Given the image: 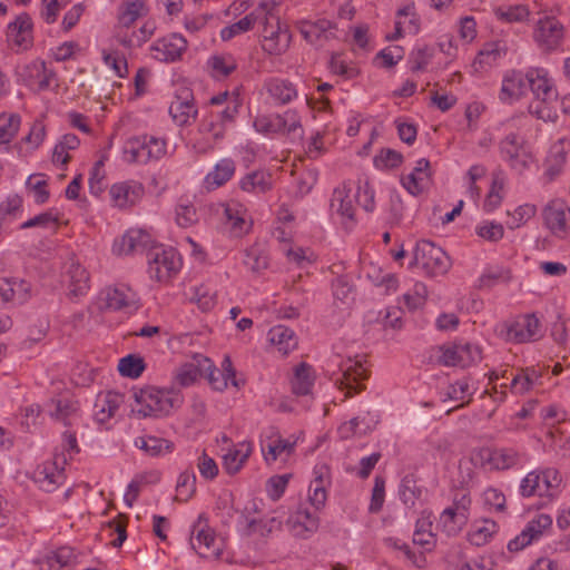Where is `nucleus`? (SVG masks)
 Returning a JSON list of instances; mask_svg holds the SVG:
<instances>
[{"mask_svg":"<svg viewBox=\"0 0 570 570\" xmlns=\"http://www.w3.org/2000/svg\"><path fill=\"white\" fill-rule=\"evenodd\" d=\"M282 0H259V7L265 10L261 21L262 48L268 55H283L291 45L292 35L286 23L278 16Z\"/></svg>","mask_w":570,"mask_h":570,"instance_id":"nucleus-1","label":"nucleus"},{"mask_svg":"<svg viewBox=\"0 0 570 570\" xmlns=\"http://www.w3.org/2000/svg\"><path fill=\"white\" fill-rule=\"evenodd\" d=\"M132 412L141 417H160L171 413L183 403V396L174 390L146 386L134 391Z\"/></svg>","mask_w":570,"mask_h":570,"instance_id":"nucleus-2","label":"nucleus"},{"mask_svg":"<svg viewBox=\"0 0 570 570\" xmlns=\"http://www.w3.org/2000/svg\"><path fill=\"white\" fill-rule=\"evenodd\" d=\"M529 88L534 101L529 105V112L544 121H554L556 111L549 106L558 98V92L543 68H530L528 70Z\"/></svg>","mask_w":570,"mask_h":570,"instance_id":"nucleus-3","label":"nucleus"},{"mask_svg":"<svg viewBox=\"0 0 570 570\" xmlns=\"http://www.w3.org/2000/svg\"><path fill=\"white\" fill-rule=\"evenodd\" d=\"M561 483L562 478L556 469L531 471L521 480L520 494L523 498L538 495L552 500L559 494Z\"/></svg>","mask_w":570,"mask_h":570,"instance_id":"nucleus-4","label":"nucleus"},{"mask_svg":"<svg viewBox=\"0 0 570 570\" xmlns=\"http://www.w3.org/2000/svg\"><path fill=\"white\" fill-rule=\"evenodd\" d=\"M166 154V141L154 136L129 138L124 146V159L130 164H147Z\"/></svg>","mask_w":570,"mask_h":570,"instance_id":"nucleus-5","label":"nucleus"},{"mask_svg":"<svg viewBox=\"0 0 570 570\" xmlns=\"http://www.w3.org/2000/svg\"><path fill=\"white\" fill-rule=\"evenodd\" d=\"M411 266H417L431 276L443 275L450 268V258L441 247L422 239L416 243Z\"/></svg>","mask_w":570,"mask_h":570,"instance_id":"nucleus-6","label":"nucleus"},{"mask_svg":"<svg viewBox=\"0 0 570 570\" xmlns=\"http://www.w3.org/2000/svg\"><path fill=\"white\" fill-rule=\"evenodd\" d=\"M500 153L510 168L523 174L533 163V155L525 145V140L518 134L511 132L500 141Z\"/></svg>","mask_w":570,"mask_h":570,"instance_id":"nucleus-7","label":"nucleus"},{"mask_svg":"<svg viewBox=\"0 0 570 570\" xmlns=\"http://www.w3.org/2000/svg\"><path fill=\"white\" fill-rule=\"evenodd\" d=\"M148 273L158 282L168 281L179 271L180 259L173 248L154 246L147 253Z\"/></svg>","mask_w":570,"mask_h":570,"instance_id":"nucleus-8","label":"nucleus"},{"mask_svg":"<svg viewBox=\"0 0 570 570\" xmlns=\"http://www.w3.org/2000/svg\"><path fill=\"white\" fill-rule=\"evenodd\" d=\"M520 453L511 448H480L472 453L475 465L489 470H509L520 462Z\"/></svg>","mask_w":570,"mask_h":570,"instance_id":"nucleus-9","label":"nucleus"},{"mask_svg":"<svg viewBox=\"0 0 570 570\" xmlns=\"http://www.w3.org/2000/svg\"><path fill=\"white\" fill-rule=\"evenodd\" d=\"M16 75L21 82L36 92L48 90L56 80V72L39 59L18 66Z\"/></svg>","mask_w":570,"mask_h":570,"instance_id":"nucleus-10","label":"nucleus"},{"mask_svg":"<svg viewBox=\"0 0 570 570\" xmlns=\"http://www.w3.org/2000/svg\"><path fill=\"white\" fill-rule=\"evenodd\" d=\"M439 362L445 366L468 367L482 358V351L473 343H453L440 347Z\"/></svg>","mask_w":570,"mask_h":570,"instance_id":"nucleus-11","label":"nucleus"},{"mask_svg":"<svg viewBox=\"0 0 570 570\" xmlns=\"http://www.w3.org/2000/svg\"><path fill=\"white\" fill-rule=\"evenodd\" d=\"M193 549L206 559H219L222 556V544L217 541L214 530L206 524V519L199 515L194 524L190 538Z\"/></svg>","mask_w":570,"mask_h":570,"instance_id":"nucleus-12","label":"nucleus"},{"mask_svg":"<svg viewBox=\"0 0 570 570\" xmlns=\"http://www.w3.org/2000/svg\"><path fill=\"white\" fill-rule=\"evenodd\" d=\"M544 226L559 238H564L570 229V208L564 200L552 199L542 209Z\"/></svg>","mask_w":570,"mask_h":570,"instance_id":"nucleus-13","label":"nucleus"},{"mask_svg":"<svg viewBox=\"0 0 570 570\" xmlns=\"http://www.w3.org/2000/svg\"><path fill=\"white\" fill-rule=\"evenodd\" d=\"M340 370L342 375L336 379L335 383L341 391H345L344 399L351 397L364 389L362 381L367 379V370L360 361L348 358L340 365Z\"/></svg>","mask_w":570,"mask_h":570,"instance_id":"nucleus-14","label":"nucleus"},{"mask_svg":"<svg viewBox=\"0 0 570 570\" xmlns=\"http://www.w3.org/2000/svg\"><path fill=\"white\" fill-rule=\"evenodd\" d=\"M186 50L187 40L178 33L163 37L150 46L151 57L160 62L178 61Z\"/></svg>","mask_w":570,"mask_h":570,"instance_id":"nucleus-15","label":"nucleus"},{"mask_svg":"<svg viewBox=\"0 0 570 570\" xmlns=\"http://www.w3.org/2000/svg\"><path fill=\"white\" fill-rule=\"evenodd\" d=\"M533 38L542 51H553L559 48L563 39V26L553 17L540 19Z\"/></svg>","mask_w":570,"mask_h":570,"instance_id":"nucleus-16","label":"nucleus"},{"mask_svg":"<svg viewBox=\"0 0 570 570\" xmlns=\"http://www.w3.org/2000/svg\"><path fill=\"white\" fill-rule=\"evenodd\" d=\"M59 463H67V458L65 454L56 455L55 461L45 462L33 472V479L36 483H38L43 491L52 492L63 483V468H59Z\"/></svg>","mask_w":570,"mask_h":570,"instance_id":"nucleus-17","label":"nucleus"},{"mask_svg":"<svg viewBox=\"0 0 570 570\" xmlns=\"http://www.w3.org/2000/svg\"><path fill=\"white\" fill-rule=\"evenodd\" d=\"M112 205L120 209H126L138 204L145 195V188L141 183L127 180L116 183L109 190Z\"/></svg>","mask_w":570,"mask_h":570,"instance_id":"nucleus-18","label":"nucleus"},{"mask_svg":"<svg viewBox=\"0 0 570 570\" xmlns=\"http://www.w3.org/2000/svg\"><path fill=\"white\" fill-rule=\"evenodd\" d=\"M542 335L541 323L534 314L519 316L507 332L508 340L514 343L534 341Z\"/></svg>","mask_w":570,"mask_h":570,"instance_id":"nucleus-19","label":"nucleus"},{"mask_svg":"<svg viewBox=\"0 0 570 570\" xmlns=\"http://www.w3.org/2000/svg\"><path fill=\"white\" fill-rule=\"evenodd\" d=\"M552 524V519L549 514L541 513L534 519L529 521L525 528L519 535L510 540L508 549L511 552H518L529 546L532 541L538 540L544 530L549 529Z\"/></svg>","mask_w":570,"mask_h":570,"instance_id":"nucleus-20","label":"nucleus"},{"mask_svg":"<svg viewBox=\"0 0 570 570\" xmlns=\"http://www.w3.org/2000/svg\"><path fill=\"white\" fill-rule=\"evenodd\" d=\"M154 247L151 236L142 229H129L120 239L115 240L112 250L117 255L142 253Z\"/></svg>","mask_w":570,"mask_h":570,"instance_id":"nucleus-21","label":"nucleus"},{"mask_svg":"<svg viewBox=\"0 0 570 570\" xmlns=\"http://www.w3.org/2000/svg\"><path fill=\"white\" fill-rule=\"evenodd\" d=\"M287 525L293 535L307 538L316 532L320 525L318 517L307 508L299 507L287 520Z\"/></svg>","mask_w":570,"mask_h":570,"instance_id":"nucleus-22","label":"nucleus"},{"mask_svg":"<svg viewBox=\"0 0 570 570\" xmlns=\"http://www.w3.org/2000/svg\"><path fill=\"white\" fill-rule=\"evenodd\" d=\"M203 372H207L209 384L216 391H224L228 382H232L234 386H237L235 381V371L229 357H225L222 363V370L213 366L210 360L204 358Z\"/></svg>","mask_w":570,"mask_h":570,"instance_id":"nucleus-23","label":"nucleus"},{"mask_svg":"<svg viewBox=\"0 0 570 570\" xmlns=\"http://www.w3.org/2000/svg\"><path fill=\"white\" fill-rule=\"evenodd\" d=\"M331 209L350 223L355 222L354 195L348 184L343 183L333 190Z\"/></svg>","mask_w":570,"mask_h":570,"instance_id":"nucleus-24","label":"nucleus"},{"mask_svg":"<svg viewBox=\"0 0 570 570\" xmlns=\"http://www.w3.org/2000/svg\"><path fill=\"white\" fill-rule=\"evenodd\" d=\"M32 20L26 12L19 14L16 20L8 24L7 38L17 47L27 49L32 45Z\"/></svg>","mask_w":570,"mask_h":570,"instance_id":"nucleus-25","label":"nucleus"},{"mask_svg":"<svg viewBox=\"0 0 570 570\" xmlns=\"http://www.w3.org/2000/svg\"><path fill=\"white\" fill-rule=\"evenodd\" d=\"M101 308L121 311L132 307L136 303L134 292L125 287H107L101 292Z\"/></svg>","mask_w":570,"mask_h":570,"instance_id":"nucleus-26","label":"nucleus"},{"mask_svg":"<svg viewBox=\"0 0 570 570\" xmlns=\"http://www.w3.org/2000/svg\"><path fill=\"white\" fill-rule=\"evenodd\" d=\"M147 13L148 9L142 0H132L121 3L118 8L116 35L119 32H128L129 28Z\"/></svg>","mask_w":570,"mask_h":570,"instance_id":"nucleus-27","label":"nucleus"},{"mask_svg":"<svg viewBox=\"0 0 570 570\" xmlns=\"http://www.w3.org/2000/svg\"><path fill=\"white\" fill-rule=\"evenodd\" d=\"M528 88V71L522 73L521 71L511 70L502 80L500 99L504 102L519 99L527 92Z\"/></svg>","mask_w":570,"mask_h":570,"instance_id":"nucleus-28","label":"nucleus"},{"mask_svg":"<svg viewBox=\"0 0 570 570\" xmlns=\"http://www.w3.org/2000/svg\"><path fill=\"white\" fill-rule=\"evenodd\" d=\"M121 403L122 395L117 392L107 391L99 393L94 405V415L97 422L106 423L116 414Z\"/></svg>","mask_w":570,"mask_h":570,"instance_id":"nucleus-29","label":"nucleus"},{"mask_svg":"<svg viewBox=\"0 0 570 570\" xmlns=\"http://www.w3.org/2000/svg\"><path fill=\"white\" fill-rule=\"evenodd\" d=\"M199 132L203 135H212V140L207 139L205 142L195 141L194 149L198 154H207L214 148V144L222 139L225 135V127L215 118V114H210L202 120L199 125Z\"/></svg>","mask_w":570,"mask_h":570,"instance_id":"nucleus-30","label":"nucleus"},{"mask_svg":"<svg viewBox=\"0 0 570 570\" xmlns=\"http://www.w3.org/2000/svg\"><path fill=\"white\" fill-rule=\"evenodd\" d=\"M183 94V96H177L169 107V114L179 126L188 125L197 116V108L193 102L191 94L187 90Z\"/></svg>","mask_w":570,"mask_h":570,"instance_id":"nucleus-31","label":"nucleus"},{"mask_svg":"<svg viewBox=\"0 0 570 570\" xmlns=\"http://www.w3.org/2000/svg\"><path fill=\"white\" fill-rule=\"evenodd\" d=\"M265 87L269 98L276 105H286L298 95L295 85L287 79H271Z\"/></svg>","mask_w":570,"mask_h":570,"instance_id":"nucleus-32","label":"nucleus"},{"mask_svg":"<svg viewBox=\"0 0 570 570\" xmlns=\"http://www.w3.org/2000/svg\"><path fill=\"white\" fill-rule=\"evenodd\" d=\"M234 10L238 12H244L248 10L252 6H254V10L246 14L244 18L238 20L236 23V28L242 31V33L252 30L256 24H261L265 10H262L259 7V0H238L234 4Z\"/></svg>","mask_w":570,"mask_h":570,"instance_id":"nucleus-33","label":"nucleus"},{"mask_svg":"<svg viewBox=\"0 0 570 570\" xmlns=\"http://www.w3.org/2000/svg\"><path fill=\"white\" fill-rule=\"evenodd\" d=\"M50 415L65 425H72L78 419V402L69 397L53 399L50 402Z\"/></svg>","mask_w":570,"mask_h":570,"instance_id":"nucleus-34","label":"nucleus"},{"mask_svg":"<svg viewBox=\"0 0 570 570\" xmlns=\"http://www.w3.org/2000/svg\"><path fill=\"white\" fill-rule=\"evenodd\" d=\"M68 277V295L77 298L87 294L89 289V275L87 271L79 264L72 262L67 271Z\"/></svg>","mask_w":570,"mask_h":570,"instance_id":"nucleus-35","label":"nucleus"},{"mask_svg":"<svg viewBox=\"0 0 570 570\" xmlns=\"http://www.w3.org/2000/svg\"><path fill=\"white\" fill-rule=\"evenodd\" d=\"M239 187L246 193L264 194L273 188V176L267 170H254L240 179Z\"/></svg>","mask_w":570,"mask_h":570,"instance_id":"nucleus-36","label":"nucleus"},{"mask_svg":"<svg viewBox=\"0 0 570 570\" xmlns=\"http://www.w3.org/2000/svg\"><path fill=\"white\" fill-rule=\"evenodd\" d=\"M566 159L567 150L564 147V140L559 139L550 147L548 157L544 161V175L549 180H553L557 176L560 175L566 165Z\"/></svg>","mask_w":570,"mask_h":570,"instance_id":"nucleus-37","label":"nucleus"},{"mask_svg":"<svg viewBox=\"0 0 570 570\" xmlns=\"http://www.w3.org/2000/svg\"><path fill=\"white\" fill-rule=\"evenodd\" d=\"M268 341L282 355H287L297 346V337L294 331L284 325L272 327L268 332Z\"/></svg>","mask_w":570,"mask_h":570,"instance_id":"nucleus-38","label":"nucleus"},{"mask_svg":"<svg viewBox=\"0 0 570 570\" xmlns=\"http://www.w3.org/2000/svg\"><path fill=\"white\" fill-rule=\"evenodd\" d=\"M156 26L154 21H146L138 31L119 32L116 35L117 41L125 48L141 47L155 33Z\"/></svg>","mask_w":570,"mask_h":570,"instance_id":"nucleus-39","label":"nucleus"},{"mask_svg":"<svg viewBox=\"0 0 570 570\" xmlns=\"http://www.w3.org/2000/svg\"><path fill=\"white\" fill-rule=\"evenodd\" d=\"M235 163L230 158L219 160L214 169L205 177V184L208 188H217L227 183L235 174Z\"/></svg>","mask_w":570,"mask_h":570,"instance_id":"nucleus-40","label":"nucleus"},{"mask_svg":"<svg viewBox=\"0 0 570 570\" xmlns=\"http://www.w3.org/2000/svg\"><path fill=\"white\" fill-rule=\"evenodd\" d=\"M314 371L307 363L298 364L294 370V376L291 381L292 391L296 395H307L314 385Z\"/></svg>","mask_w":570,"mask_h":570,"instance_id":"nucleus-41","label":"nucleus"},{"mask_svg":"<svg viewBox=\"0 0 570 570\" xmlns=\"http://www.w3.org/2000/svg\"><path fill=\"white\" fill-rule=\"evenodd\" d=\"M252 453L250 443L243 442L238 449L229 450L223 458V465L228 474L237 473Z\"/></svg>","mask_w":570,"mask_h":570,"instance_id":"nucleus-42","label":"nucleus"},{"mask_svg":"<svg viewBox=\"0 0 570 570\" xmlns=\"http://www.w3.org/2000/svg\"><path fill=\"white\" fill-rule=\"evenodd\" d=\"M334 24L326 19H320L315 22H304L301 27V33L305 40L311 43L317 42L321 38L328 39L333 36Z\"/></svg>","mask_w":570,"mask_h":570,"instance_id":"nucleus-43","label":"nucleus"},{"mask_svg":"<svg viewBox=\"0 0 570 570\" xmlns=\"http://www.w3.org/2000/svg\"><path fill=\"white\" fill-rule=\"evenodd\" d=\"M135 445L150 456H160L173 451L174 444L161 438L146 435L135 440Z\"/></svg>","mask_w":570,"mask_h":570,"instance_id":"nucleus-44","label":"nucleus"},{"mask_svg":"<svg viewBox=\"0 0 570 570\" xmlns=\"http://www.w3.org/2000/svg\"><path fill=\"white\" fill-rule=\"evenodd\" d=\"M210 68L212 76L217 79L228 77L236 70L237 63L232 55H217L208 59L207 62Z\"/></svg>","mask_w":570,"mask_h":570,"instance_id":"nucleus-45","label":"nucleus"},{"mask_svg":"<svg viewBox=\"0 0 570 570\" xmlns=\"http://www.w3.org/2000/svg\"><path fill=\"white\" fill-rule=\"evenodd\" d=\"M469 517L460 514L452 509H444L440 515V523L450 535L458 534L468 523Z\"/></svg>","mask_w":570,"mask_h":570,"instance_id":"nucleus-46","label":"nucleus"},{"mask_svg":"<svg viewBox=\"0 0 570 570\" xmlns=\"http://www.w3.org/2000/svg\"><path fill=\"white\" fill-rule=\"evenodd\" d=\"M505 55V49L500 41L488 42L480 50L475 63L480 67H491Z\"/></svg>","mask_w":570,"mask_h":570,"instance_id":"nucleus-47","label":"nucleus"},{"mask_svg":"<svg viewBox=\"0 0 570 570\" xmlns=\"http://www.w3.org/2000/svg\"><path fill=\"white\" fill-rule=\"evenodd\" d=\"M497 531L498 524L494 521L483 520L469 532V541L476 547L484 546Z\"/></svg>","mask_w":570,"mask_h":570,"instance_id":"nucleus-48","label":"nucleus"},{"mask_svg":"<svg viewBox=\"0 0 570 570\" xmlns=\"http://www.w3.org/2000/svg\"><path fill=\"white\" fill-rule=\"evenodd\" d=\"M21 118L17 114L0 115V144H9L18 134Z\"/></svg>","mask_w":570,"mask_h":570,"instance_id":"nucleus-49","label":"nucleus"},{"mask_svg":"<svg viewBox=\"0 0 570 570\" xmlns=\"http://www.w3.org/2000/svg\"><path fill=\"white\" fill-rule=\"evenodd\" d=\"M145 370V362L142 357L129 354L119 360L118 371L122 376L137 379Z\"/></svg>","mask_w":570,"mask_h":570,"instance_id":"nucleus-50","label":"nucleus"},{"mask_svg":"<svg viewBox=\"0 0 570 570\" xmlns=\"http://www.w3.org/2000/svg\"><path fill=\"white\" fill-rule=\"evenodd\" d=\"M421 488L413 474L405 475L400 484L399 494L402 502L406 505H414L415 501L421 497Z\"/></svg>","mask_w":570,"mask_h":570,"instance_id":"nucleus-51","label":"nucleus"},{"mask_svg":"<svg viewBox=\"0 0 570 570\" xmlns=\"http://www.w3.org/2000/svg\"><path fill=\"white\" fill-rule=\"evenodd\" d=\"M59 217L56 212L52 209L43 212L28 220L21 224V229H28V228H42V229H51L56 230L58 227Z\"/></svg>","mask_w":570,"mask_h":570,"instance_id":"nucleus-52","label":"nucleus"},{"mask_svg":"<svg viewBox=\"0 0 570 570\" xmlns=\"http://www.w3.org/2000/svg\"><path fill=\"white\" fill-rule=\"evenodd\" d=\"M196 476L193 472L185 471L180 473L176 485V500L188 501L196 490Z\"/></svg>","mask_w":570,"mask_h":570,"instance_id":"nucleus-53","label":"nucleus"},{"mask_svg":"<svg viewBox=\"0 0 570 570\" xmlns=\"http://www.w3.org/2000/svg\"><path fill=\"white\" fill-rule=\"evenodd\" d=\"M354 200L367 213H372L375 208L374 190L370 183L365 179H358L357 190Z\"/></svg>","mask_w":570,"mask_h":570,"instance_id":"nucleus-54","label":"nucleus"},{"mask_svg":"<svg viewBox=\"0 0 570 570\" xmlns=\"http://www.w3.org/2000/svg\"><path fill=\"white\" fill-rule=\"evenodd\" d=\"M284 120L281 115L261 116L254 121V127L263 134H276L284 131Z\"/></svg>","mask_w":570,"mask_h":570,"instance_id":"nucleus-55","label":"nucleus"},{"mask_svg":"<svg viewBox=\"0 0 570 570\" xmlns=\"http://www.w3.org/2000/svg\"><path fill=\"white\" fill-rule=\"evenodd\" d=\"M203 368L195 363H186L177 368L175 374V381L180 386H189L196 382V380L202 376Z\"/></svg>","mask_w":570,"mask_h":570,"instance_id":"nucleus-56","label":"nucleus"},{"mask_svg":"<svg viewBox=\"0 0 570 570\" xmlns=\"http://www.w3.org/2000/svg\"><path fill=\"white\" fill-rule=\"evenodd\" d=\"M317 181V174L314 170L303 171L296 179L293 198L302 199L311 193Z\"/></svg>","mask_w":570,"mask_h":570,"instance_id":"nucleus-57","label":"nucleus"},{"mask_svg":"<svg viewBox=\"0 0 570 570\" xmlns=\"http://www.w3.org/2000/svg\"><path fill=\"white\" fill-rule=\"evenodd\" d=\"M244 264L252 272L258 273L268 266L267 256L258 247H250L245 250Z\"/></svg>","mask_w":570,"mask_h":570,"instance_id":"nucleus-58","label":"nucleus"},{"mask_svg":"<svg viewBox=\"0 0 570 570\" xmlns=\"http://www.w3.org/2000/svg\"><path fill=\"white\" fill-rule=\"evenodd\" d=\"M428 296V288L425 284L417 282L413 286L412 293L403 295V302L409 311H415L425 304Z\"/></svg>","mask_w":570,"mask_h":570,"instance_id":"nucleus-59","label":"nucleus"},{"mask_svg":"<svg viewBox=\"0 0 570 570\" xmlns=\"http://www.w3.org/2000/svg\"><path fill=\"white\" fill-rule=\"evenodd\" d=\"M432 522L429 517L419 518L413 533V542L420 546H428L432 542Z\"/></svg>","mask_w":570,"mask_h":570,"instance_id":"nucleus-60","label":"nucleus"},{"mask_svg":"<svg viewBox=\"0 0 570 570\" xmlns=\"http://www.w3.org/2000/svg\"><path fill=\"white\" fill-rule=\"evenodd\" d=\"M511 279V272L508 268L497 267L487 271L479 279L480 287H492L498 283H508Z\"/></svg>","mask_w":570,"mask_h":570,"instance_id":"nucleus-61","label":"nucleus"},{"mask_svg":"<svg viewBox=\"0 0 570 570\" xmlns=\"http://www.w3.org/2000/svg\"><path fill=\"white\" fill-rule=\"evenodd\" d=\"M294 449V443L288 440L277 439L273 443L267 445V449L263 448L264 458L267 462H274L277 458L286 452L287 454L292 453Z\"/></svg>","mask_w":570,"mask_h":570,"instance_id":"nucleus-62","label":"nucleus"},{"mask_svg":"<svg viewBox=\"0 0 570 570\" xmlns=\"http://www.w3.org/2000/svg\"><path fill=\"white\" fill-rule=\"evenodd\" d=\"M495 16L498 19L505 22H521L524 21L529 16V10L525 6H513L503 10L498 8L495 10Z\"/></svg>","mask_w":570,"mask_h":570,"instance_id":"nucleus-63","label":"nucleus"},{"mask_svg":"<svg viewBox=\"0 0 570 570\" xmlns=\"http://www.w3.org/2000/svg\"><path fill=\"white\" fill-rule=\"evenodd\" d=\"M476 234L485 240L499 242L504 235V228L499 223L484 222L476 227Z\"/></svg>","mask_w":570,"mask_h":570,"instance_id":"nucleus-64","label":"nucleus"}]
</instances>
